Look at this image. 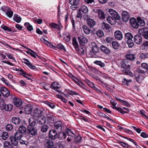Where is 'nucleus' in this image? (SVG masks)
Masks as SVG:
<instances>
[{"label":"nucleus","mask_w":148,"mask_h":148,"mask_svg":"<svg viewBox=\"0 0 148 148\" xmlns=\"http://www.w3.org/2000/svg\"><path fill=\"white\" fill-rule=\"evenodd\" d=\"M0 107L2 110H5L6 111H10L12 108L13 106L10 104H5L3 103L0 104Z\"/></svg>","instance_id":"39448f33"},{"label":"nucleus","mask_w":148,"mask_h":148,"mask_svg":"<svg viewBox=\"0 0 148 148\" xmlns=\"http://www.w3.org/2000/svg\"><path fill=\"white\" fill-rule=\"evenodd\" d=\"M148 57V53H142L140 56V58L142 59H144Z\"/></svg>","instance_id":"e2e57ef3"},{"label":"nucleus","mask_w":148,"mask_h":148,"mask_svg":"<svg viewBox=\"0 0 148 148\" xmlns=\"http://www.w3.org/2000/svg\"><path fill=\"white\" fill-rule=\"evenodd\" d=\"M94 63L97 65L100 66L101 67H103L105 65L104 64L100 61H94Z\"/></svg>","instance_id":"864d4df0"},{"label":"nucleus","mask_w":148,"mask_h":148,"mask_svg":"<svg viewBox=\"0 0 148 148\" xmlns=\"http://www.w3.org/2000/svg\"><path fill=\"white\" fill-rule=\"evenodd\" d=\"M127 60H129L130 61H134L135 59V57L134 55L133 54L127 53L125 56Z\"/></svg>","instance_id":"412c9836"},{"label":"nucleus","mask_w":148,"mask_h":148,"mask_svg":"<svg viewBox=\"0 0 148 148\" xmlns=\"http://www.w3.org/2000/svg\"><path fill=\"white\" fill-rule=\"evenodd\" d=\"M11 142L12 145L14 146H17L18 143V140L16 138L14 137H11Z\"/></svg>","instance_id":"c85d7f7f"},{"label":"nucleus","mask_w":148,"mask_h":148,"mask_svg":"<svg viewBox=\"0 0 148 148\" xmlns=\"http://www.w3.org/2000/svg\"><path fill=\"white\" fill-rule=\"evenodd\" d=\"M32 108L31 105H29L27 106L24 108V110L26 113L27 114H29L32 111Z\"/></svg>","instance_id":"cd10ccee"},{"label":"nucleus","mask_w":148,"mask_h":148,"mask_svg":"<svg viewBox=\"0 0 148 148\" xmlns=\"http://www.w3.org/2000/svg\"><path fill=\"white\" fill-rule=\"evenodd\" d=\"M29 122L30 125L32 127L36 125L37 124L36 120L33 117H31L29 119Z\"/></svg>","instance_id":"aec40b11"},{"label":"nucleus","mask_w":148,"mask_h":148,"mask_svg":"<svg viewBox=\"0 0 148 148\" xmlns=\"http://www.w3.org/2000/svg\"><path fill=\"white\" fill-rule=\"evenodd\" d=\"M11 96L14 105L16 107H20L22 103L21 100L14 95H11Z\"/></svg>","instance_id":"f257e3e1"},{"label":"nucleus","mask_w":148,"mask_h":148,"mask_svg":"<svg viewBox=\"0 0 148 148\" xmlns=\"http://www.w3.org/2000/svg\"><path fill=\"white\" fill-rule=\"evenodd\" d=\"M126 41L129 47L132 48L134 46V44L132 39L127 40Z\"/></svg>","instance_id":"79ce46f5"},{"label":"nucleus","mask_w":148,"mask_h":148,"mask_svg":"<svg viewBox=\"0 0 148 148\" xmlns=\"http://www.w3.org/2000/svg\"><path fill=\"white\" fill-rule=\"evenodd\" d=\"M56 49H59L60 50H63L65 51L64 46L61 44H58L56 46Z\"/></svg>","instance_id":"bf43d9fd"},{"label":"nucleus","mask_w":148,"mask_h":148,"mask_svg":"<svg viewBox=\"0 0 148 148\" xmlns=\"http://www.w3.org/2000/svg\"><path fill=\"white\" fill-rule=\"evenodd\" d=\"M23 134L17 131L14 135V137L18 140L23 138L22 137Z\"/></svg>","instance_id":"2f4dec72"},{"label":"nucleus","mask_w":148,"mask_h":148,"mask_svg":"<svg viewBox=\"0 0 148 148\" xmlns=\"http://www.w3.org/2000/svg\"><path fill=\"white\" fill-rule=\"evenodd\" d=\"M91 44L92 47V51L96 53H98L99 51V48L97 46V45L95 43L93 42Z\"/></svg>","instance_id":"393cba45"},{"label":"nucleus","mask_w":148,"mask_h":148,"mask_svg":"<svg viewBox=\"0 0 148 148\" xmlns=\"http://www.w3.org/2000/svg\"><path fill=\"white\" fill-rule=\"evenodd\" d=\"M26 131V128L24 126L21 125L19 127L18 131L24 134H25Z\"/></svg>","instance_id":"a878e982"},{"label":"nucleus","mask_w":148,"mask_h":148,"mask_svg":"<svg viewBox=\"0 0 148 148\" xmlns=\"http://www.w3.org/2000/svg\"><path fill=\"white\" fill-rule=\"evenodd\" d=\"M122 16L123 21L125 22H127L129 18V15L126 11H123L122 12Z\"/></svg>","instance_id":"a211bd4d"},{"label":"nucleus","mask_w":148,"mask_h":148,"mask_svg":"<svg viewBox=\"0 0 148 148\" xmlns=\"http://www.w3.org/2000/svg\"><path fill=\"white\" fill-rule=\"evenodd\" d=\"M100 48L102 51L106 54H109L110 53V49L103 45H101Z\"/></svg>","instance_id":"6ab92c4d"},{"label":"nucleus","mask_w":148,"mask_h":148,"mask_svg":"<svg viewBox=\"0 0 148 148\" xmlns=\"http://www.w3.org/2000/svg\"><path fill=\"white\" fill-rule=\"evenodd\" d=\"M49 136L50 138L53 139L56 138L58 136L56 132L53 130H51L49 131Z\"/></svg>","instance_id":"9d476101"},{"label":"nucleus","mask_w":148,"mask_h":148,"mask_svg":"<svg viewBox=\"0 0 148 148\" xmlns=\"http://www.w3.org/2000/svg\"><path fill=\"white\" fill-rule=\"evenodd\" d=\"M5 128L7 131H10L13 128L12 125L11 124H8L6 125Z\"/></svg>","instance_id":"680f3d73"},{"label":"nucleus","mask_w":148,"mask_h":148,"mask_svg":"<svg viewBox=\"0 0 148 148\" xmlns=\"http://www.w3.org/2000/svg\"><path fill=\"white\" fill-rule=\"evenodd\" d=\"M79 0H69V3L72 5H77L79 3Z\"/></svg>","instance_id":"ea45409f"},{"label":"nucleus","mask_w":148,"mask_h":148,"mask_svg":"<svg viewBox=\"0 0 148 148\" xmlns=\"http://www.w3.org/2000/svg\"><path fill=\"white\" fill-rule=\"evenodd\" d=\"M45 102L46 104L52 109H53L55 107V105L52 103L49 102L48 101H45Z\"/></svg>","instance_id":"13d9d810"},{"label":"nucleus","mask_w":148,"mask_h":148,"mask_svg":"<svg viewBox=\"0 0 148 148\" xmlns=\"http://www.w3.org/2000/svg\"><path fill=\"white\" fill-rule=\"evenodd\" d=\"M73 44L75 48H77L78 47V44L75 37H74L73 40Z\"/></svg>","instance_id":"a18cd8bd"},{"label":"nucleus","mask_w":148,"mask_h":148,"mask_svg":"<svg viewBox=\"0 0 148 148\" xmlns=\"http://www.w3.org/2000/svg\"><path fill=\"white\" fill-rule=\"evenodd\" d=\"M107 20L108 22L112 25L115 24L116 23L115 21L113 18L110 16H108L107 18Z\"/></svg>","instance_id":"72a5a7b5"},{"label":"nucleus","mask_w":148,"mask_h":148,"mask_svg":"<svg viewBox=\"0 0 148 148\" xmlns=\"http://www.w3.org/2000/svg\"><path fill=\"white\" fill-rule=\"evenodd\" d=\"M12 121L13 123L15 124H19L21 122L19 118L16 117H13L12 119Z\"/></svg>","instance_id":"473e14b6"},{"label":"nucleus","mask_w":148,"mask_h":148,"mask_svg":"<svg viewBox=\"0 0 148 148\" xmlns=\"http://www.w3.org/2000/svg\"><path fill=\"white\" fill-rule=\"evenodd\" d=\"M78 39L79 40L80 45H84L85 43H87L88 40L86 37L83 36L78 37Z\"/></svg>","instance_id":"ddd939ff"},{"label":"nucleus","mask_w":148,"mask_h":148,"mask_svg":"<svg viewBox=\"0 0 148 148\" xmlns=\"http://www.w3.org/2000/svg\"><path fill=\"white\" fill-rule=\"evenodd\" d=\"M135 78L137 81L139 83L142 82V80L144 79V77L141 74H136L135 75Z\"/></svg>","instance_id":"4be33fe9"},{"label":"nucleus","mask_w":148,"mask_h":148,"mask_svg":"<svg viewBox=\"0 0 148 148\" xmlns=\"http://www.w3.org/2000/svg\"><path fill=\"white\" fill-rule=\"evenodd\" d=\"M3 146L4 148H12V144L9 141H5L3 143Z\"/></svg>","instance_id":"c756f323"},{"label":"nucleus","mask_w":148,"mask_h":148,"mask_svg":"<svg viewBox=\"0 0 148 148\" xmlns=\"http://www.w3.org/2000/svg\"><path fill=\"white\" fill-rule=\"evenodd\" d=\"M91 86L93 88L95 89V90L101 93V92L99 88L98 87H96L95 86L93 83H91Z\"/></svg>","instance_id":"603ef678"},{"label":"nucleus","mask_w":148,"mask_h":148,"mask_svg":"<svg viewBox=\"0 0 148 148\" xmlns=\"http://www.w3.org/2000/svg\"><path fill=\"white\" fill-rule=\"evenodd\" d=\"M138 32L141 34L146 39L148 40V29L147 28H141L139 29Z\"/></svg>","instance_id":"f03ea898"},{"label":"nucleus","mask_w":148,"mask_h":148,"mask_svg":"<svg viewBox=\"0 0 148 148\" xmlns=\"http://www.w3.org/2000/svg\"><path fill=\"white\" fill-rule=\"evenodd\" d=\"M79 9L83 13H86L88 12V8L85 6H83L81 8Z\"/></svg>","instance_id":"49530a36"},{"label":"nucleus","mask_w":148,"mask_h":148,"mask_svg":"<svg viewBox=\"0 0 148 148\" xmlns=\"http://www.w3.org/2000/svg\"><path fill=\"white\" fill-rule=\"evenodd\" d=\"M68 93L71 95H79L78 93L72 90H69Z\"/></svg>","instance_id":"052dcab7"},{"label":"nucleus","mask_w":148,"mask_h":148,"mask_svg":"<svg viewBox=\"0 0 148 148\" xmlns=\"http://www.w3.org/2000/svg\"><path fill=\"white\" fill-rule=\"evenodd\" d=\"M14 20L17 23H19L21 20V17L19 16L18 15L15 14L13 17Z\"/></svg>","instance_id":"e433bc0d"},{"label":"nucleus","mask_w":148,"mask_h":148,"mask_svg":"<svg viewBox=\"0 0 148 148\" xmlns=\"http://www.w3.org/2000/svg\"><path fill=\"white\" fill-rule=\"evenodd\" d=\"M46 117V121L48 123L52 124L54 123L56 118L55 116L51 114H47Z\"/></svg>","instance_id":"6e6552de"},{"label":"nucleus","mask_w":148,"mask_h":148,"mask_svg":"<svg viewBox=\"0 0 148 148\" xmlns=\"http://www.w3.org/2000/svg\"><path fill=\"white\" fill-rule=\"evenodd\" d=\"M82 12L79 9L77 12V15L76 16V17L79 18L80 19H81L83 16Z\"/></svg>","instance_id":"3c124183"},{"label":"nucleus","mask_w":148,"mask_h":148,"mask_svg":"<svg viewBox=\"0 0 148 148\" xmlns=\"http://www.w3.org/2000/svg\"><path fill=\"white\" fill-rule=\"evenodd\" d=\"M125 39L127 40L132 39L133 38V36L131 33L128 32L125 34Z\"/></svg>","instance_id":"4c0bfd02"},{"label":"nucleus","mask_w":148,"mask_h":148,"mask_svg":"<svg viewBox=\"0 0 148 148\" xmlns=\"http://www.w3.org/2000/svg\"><path fill=\"white\" fill-rule=\"evenodd\" d=\"M49 128V127L46 124H45L41 127V131L43 132H46Z\"/></svg>","instance_id":"f704fd0d"},{"label":"nucleus","mask_w":148,"mask_h":148,"mask_svg":"<svg viewBox=\"0 0 148 148\" xmlns=\"http://www.w3.org/2000/svg\"><path fill=\"white\" fill-rule=\"evenodd\" d=\"M87 23L89 27H92L95 25V22L92 19H87Z\"/></svg>","instance_id":"b1692460"},{"label":"nucleus","mask_w":148,"mask_h":148,"mask_svg":"<svg viewBox=\"0 0 148 148\" xmlns=\"http://www.w3.org/2000/svg\"><path fill=\"white\" fill-rule=\"evenodd\" d=\"M65 132L69 136H74L75 135L74 134L70 129H66Z\"/></svg>","instance_id":"8fccbe9b"},{"label":"nucleus","mask_w":148,"mask_h":148,"mask_svg":"<svg viewBox=\"0 0 148 148\" xmlns=\"http://www.w3.org/2000/svg\"><path fill=\"white\" fill-rule=\"evenodd\" d=\"M123 72L127 75H129L130 76H132V73L129 70V69H124L123 71Z\"/></svg>","instance_id":"09e8293b"},{"label":"nucleus","mask_w":148,"mask_h":148,"mask_svg":"<svg viewBox=\"0 0 148 148\" xmlns=\"http://www.w3.org/2000/svg\"><path fill=\"white\" fill-rule=\"evenodd\" d=\"M106 41L107 42L110 43H112L113 41L112 38L110 37H107L106 39Z\"/></svg>","instance_id":"774afa93"},{"label":"nucleus","mask_w":148,"mask_h":148,"mask_svg":"<svg viewBox=\"0 0 148 148\" xmlns=\"http://www.w3.org/2000/svg\"><path fill=\"white\" fill-rule=\"evenodd\" d=\"M134 42L138 45L140 44L142 42V38L139 35H137L134 36Z\"/></svg>","instance_id":"dca6fc26"},{"label":"nucleus","mask_w":148,"mask_h":148,"mask_svg":"<svg viewBox=\"0 0 148 148\" xmlns=\"http://www.w3.org/2000/svg\"><path fill=\"white\" fill-rule=\"evenodd\" d=\"M2 135L1 136L2 137V138L4 140H6L8 137L9 135L8 133L6 132H1Z\"/></svg>","instance_id":"7c9ffc66"},{"label":"nucleus","mask_w":148,"mask_h":148,"mask_svg":"<svg viewBox=\"0 0 148 148\" xmlns=\"http://www.w3.org/2000/svg\"><path fill=\"white\" fill-rule=\"evenodd\" d=\"M81 140V138L80 136H78L75 138V142L76 143H79Z\"/></svg>","instance_id":"0e129e2a"},{"label":"nucleus","mask_w":148,"mask_h":148,"mask_svg":"<svg viewBox=\"0 0 148 148\" xmlns=\"http://www.w3.org/2000/svg\"><path fill=\"white\" fill-rule=\"evenodd\" d=\"M97 36L99 37H101L104 36V33L103 31L101 30H99L96 33Z\"/></svg>","instance_id":"6e6d98bb"},{"label":"nucleus","mask_w":148,"mask_h":148,"mask_svg":"<svg viewBox=\"0 0 148 148\" xmlns=\"http://www.w3.org/2000/svg\"><path fill=\"white\" fill-rule=\"evenodd\" d=\"M112 18H114L115 20H118L120 18V16L116 12L112 16Z\"/></svg>","instance_id":"5fc2aeb1"},{"label":"nucleus","mask_w":148,"mask_h":148,"mask_svg":"<svg viewBox=\"0 0 148 148\" xmlns=\"http://www.w3.org/2000/svg\"><path fill=\"white\" fill-rule=\"evenodd\" d=\"M46 118L45 116H43L40 118L37 121V123L40 124H43L46 122Z\"/></svg>","instance_id":"bb28decb"},{"label":"nucleus","mask_w":148,"mask_h":148,"mask_svg":"<svg viewBox=\"0 0 148 148\" xmlns=\"http://www.w3.org/2000/svg\"><path fill=\"white\" fill-rule=\"evenodd\" d=\"M89 55L90 56V57L92 58H97L99 57V55L98 53H96L95 52H93V51H91L89 53Z\"/></svg>","instance_id":"a19ab883"},{"label":"nucleus","mask_w":148,"mask_h":148,"mask_svg":"<svg viewBox=\"0 0 148 148\" xmlns=\"http://www.w3.org/2000/svg\"><path fill=\"white\" fill-rule=\"evenodd\" d=\"M130 25L133 28H138V23L135 18L134 17L131 18L130 19Z\"/></svg>","instance_id":"4468645a"},{"label":"nucleus","mask_w":148,"mask_h":148,"mask_svg":"<svg viewBox=\"0 0 148 148\" xmlns=\"http://www.w3.org/2000/svg\"><path fill=\"white\" fill-rule=\"evenodd\" d=\"M0 91L2 95L5 97H8L10 95V91L5 87L1 88Z\"/></svg>","instance_id":"0eeeda50"},{"label":"nucleus","mask_w":148,"mask_h":148,"mask_svg":"<svg viewBox=\"0 0 148 148\" xmlns=\"http://www.w3.org/2000/svg\"><path fill=\"white\" fill-rule=\"evenodd\" d=\"M114 35L115 38L118 40H121L123 38V35L121 32L116 30L114 32Z\"/></svg>","instance_id":"f3484780"},{"label":"nucleus","mask_w":148,"mask_h":148,"mask_svg":"<svg viewBox=\"0 0 148 148\" xmlns=\"http://www.w3.org/2000/svg\"><path fill=\"white\" fill-rule=\"evenodd\" d=\"M96 13L98 17L101 19L103 20L105 18L104 13L102 10L100 9L97 10L96 11Z\"/></svg>","instance_id":"f8f14e48"},{"label":"nucleus","mask_w":148,"mask_h":148,"mask_svg":"<svg viewBox=\"0 0 148 148\" xmlns=\"http://www.w3.org/2000/svg\"><path fill=\"white\" fill-rule=\"evenodd\" d=\"M64 39L67 42L69 41L71 39L70 35L69 34L65 35L64 36Z\"/></svg>","instance_id":"4d7b16f0"},{"label":"nucleus","mask_w":148,"mask_h":148,"mask_svg":"<svg viewBox=\"0 0 148 148\" xmlns=\"http://www.w3.org/2000/svg\"><path fill=\"white\" fill-rule=\"evenodd\" d=\"M137 20L138 21V27H143L144 26L145 24V21L142 19H141L140 18L138 17L137 18Z\"/></svg>","instance_id":"5701e85b"},{"label":"nucleus","mask_w":148,"mask_h":148,"mask_svg":"<svg viewBox=\"0 0 148 148\" xmlns=\"http://www.w3.org/2000/svg\"><path fill=\"white\" fill-rule=\"evenodd\" d=\"M7 57L9 59L15 60V58L13 56V55L9 53H7L6 54Z\"/></svg>","instance_id":"69168bd1"},{"label":"nucleus","mask_w":148,"mask_h":148,"mask_svg":"<svg viewBox=\"0 0 148 148\" xmlns=\"http://www.w3.org/2000/svg\"><path fill=\"white\" fill-rule=\"evenodd\" d=\"M42 115V111L37 108L34 109L32 113V115L34 118H39Z\"/></svg>","instance_id":"7ed1b4c3"},{"label":"nucleus","mask_w":148,"mask_h":148,"mask_svg":"<svg viewBox=\"0 0 148 148\" xmlns=\"http://www.w3.org/2000/svg\"><path fill=\"white\" fill-rule=\"evenodd\" d=\"M62 123L61 121H58L55 123L54 126L56 130H57L58 131H61L62 130Z\"/></svg>","instance_id":"2eb2a0df"},{"label":"nucleus","mask_w":148,"mask_h":148,"mask_svg":"<svg viewBox=\"0 0 148 148\" xmlns=\"http://www.w3.org/2000/svg\"><path fill=\"white\" fill-rule=\"evenodd\" d=\"M27 130L29 134L32 136H34L37 133V130L34 127H28Z\"/></svg>","instance_id":"9b49d317"},{"label":"nucleus","mask_w":148,"mask_h":148,"mask_svg":"<svg viewBox=\"0 0 148 148\" xmlns=\"http://www.w3.org/2000/svg\"><path fill=\"white\" fill-rule=\"evenodd\" d=\"M57 85H58V84L57 83L54 82L52 83L50 86V87L51 89L54 90L56 89L57 88H58V87Z\"/></svg>","instance_id":"de8ad7c7"},{"label":"nucleus","mask_w":148,"mask_h":148,"mask_svg":"<svg viewBox=\"0 0 148 148\" xmlns=\"http://www.w3.org/2000/svg\"><path fill=\"white\" fill-rule=\"evenodd\" d=\"M132 80L131 79H127L125 78H124L122 81V83L123 85L125 86H127L129 85V83L132 82Z\"/></svg>","instance_id":"c9c22d12"},{"label":"nucleus","mask_w":148,"mask_h":148,"mask_svg":"<svg viewBox=\"0 0 148 148\" xmlns=\"http://www.w3.org/2000/svg\"><path fill=\"white\" fill-rule=\"evenodd\" d=\"M112 45L114 49H116L119 48V45L117 41H113L112 43Z\"/></svg>","instance_id":"58836bf2"},{"label":"nucleus","mask_w":148,"mask_h":148,"mask_svg":"<svg viewBox=\"0 0 148 148\" xmlns=\"http://www.w3.org/2000/svg\"><path fill=\"white\" fill-rule=\"evenodd\" d=\"M121 68L124 69H130V65L129 64V61L126 59L123 60L120 63Z\"/></svg>","instance_id":"20e7f679"},{"label":"nucleus","mask_w":148,"mask_h":148,"mask_svg":"<svg viewBox=\"0 0 148 148\" xmlns=\"http://www.w3.org/2000/svg\"><path fill=\"white\" fill-rule=\"evenodd\" d=\"M110 103L112 105L114 106V107H112L113 108L115 109L119 112H120L121 114H123L125 113H127L128 112L127 111H123L121 108L116 107L115 106L116 105V103L114 102V101H111Z\"/></svg>","instance_id":"1a4fd4ad"},{"label":"nucleus","mask_w":148,"mask_h":148,"mask_svg":"<svg viewBox=\"0 0 148 148\" xmlns=\"http://www.w3.org/2000/svg\"><path fill=\"white\" fill-rule=\"evenodd\" d=\"M142 68L147 70L148 69V65L146 63H143L141 64Z\"/></svg>","instance_id":"338daca9"},{"label":"nucleus","mask_w":148,"mask_h":148,"mask_svg":"<svg viewBox=\"0 0 148 148\" xmlns=\"http://www.w3.org/2000/svg\"><path fill=\"white\" fill-rule=\"evenodd\" d=\"M44 143L45 147V148H52L53 147V143L49 139H45Z\"/></svg>","instance_id":"423d86ee"},{"label":"nucleus","mask_w":148,"mask_h":148,"mask_svg":"<svg viewBox=\"0 0 148 148\" xmlns=\"http://www.w3.org/2000/svg\"><path fill=\"white\" fill-rule=\"evenodd\" d=\"M18 143L21 145H25L26 146L27 145V142L26 140H25L23 138H21L18 140Z\"/></svg>","instance_id":"37998d69"},{"label":"nucleus","mask_w":148,"mask_h":148,"mask_svg":"<svg viewBox=\"0 0 148 148\" xmlns=\"http://www.w3.org/2000/svg\"><path fill=\"white\" fill-rule=\"evenodd\" d=\"M6 33H12L16 32V30L13 29V28H2Z\"/></svg>","instance_id":"c03bdc74"}]
</instances>
